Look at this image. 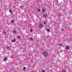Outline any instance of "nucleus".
<instances>
[{"label": "nucleus", "mask_w": 72, "mask_h": 72, "mask_svg": "<svg viewBox=\"0 0 72 72\" xmlns=\"http://www.w3.org/2000/svg\"><path fill=\"white\" fill-rule=\"evenodd\" d=\"M43 55L45 57H47L48 55V53L47 52L45 51L43 53Z\"/></svg>", "instance_id": "1"}, {"label": "nucleus", "mask_w": 72, "mask_h": 72, "mask_svg": "<svg viewBox=\"0 0 72 72\" xmlns=\"http://www.w3.org/2000/svg\"><path fill=\"white\" fill-rule=\"evenodd\" d=\"M43 27V24H39V27L40 28H42Z\"/></svg>", "instance_id": "2"}, {"label": "nucleus", "mask_w": 72, "mask_h": 72, "mask_svg": "<svg viewBox=\"0 0 72 72\" xmlns=\"http://www.w3.org/2000/svg\"><path fill=\"white\" fill-rule=\"evenodd\" d=\"M43 17H46L48 16V14H44L43 15Z\"/></svg>", "instance_id": "3"}, {"label": "nucleus", "mask_w": 72, "mask_h": 72, "mask_svg": "<svg viewBox=\"0 0 72 72\" xmlns=\"http://www.w3.org/2000/svg\"><path fill=\"white\" fill-rule=\"evenodd\" d=\"M3 34V35H6V31L4 30L2 32Z\"/></svg>", "instance_id": "4"}, {"label": "nucleus", "mask_w": 72, "mask_h": 72, "mask_svg": "<svg viewBox=\"0 0 72 72\" xmlns=\"http://www.w3.org/2000/svg\"><path fill=\"white\" fill-rule=\"evenodd\" d=\"M66 50H68L69 49V47L68 46H67L66 47Z\"/></svg>", "instance_id": "5"}, {"label": "nucleus", "mask_w": 72, "mask_h": 72, "mask_svg": "<svg viewBox=\"0 0 72 72\" xmlns=\"http://www.w3.org/2000/svg\"><path fill=\"white\" fill-rule=\"evenodd\" d=\"M7 58H4V62H6V60H7Z\"/></svg>", "instance_id": "6"}, {"label": "nucleus", "mask_w": 72, "mask_h": 72, "mask_svg": "<svg viewBox=\"0 0 72 72\" xmlns=\"http://www.w3.org/2000/svg\"><path fill=\"white\" fill-rule=\"evenodd\" d=\"M13 33H15V34H16V33H17V31L15 30H14Z\"/></svg>", "instance_id": "7"}, {"label": "nucleus", "mask_w": 72, "mask_h": 72, "mask_svg": "<svg viewBox=\"0 0 72 72\" xmlns=\"http://www.w3.org/2000/svg\"><path fill=\"white\" fill-rule=\"evenodd\" d=\"M15 42V39H14L12 41V42Z\"/></svg>", "instance_id": "8"}, {"label": "nucleus", "mask_w": 72, "mask_h": 72, "mask_svg": "<svg viewBox=\"0 0 72 72\" xmlns=\"http://www.w3.org/2000/svg\"><path fill=\"white\" fill-rule=\"evenodd\" d=\"M6 49H7V50L10 49V47L7 46V47H6Z\"/></svg>", "instance_id": "9"}, {"label": "nucleus", "mask_w": 72, "mask_h": 72, "mask_svg": "<svg viewBox=\"0 0 72 72\" xmlns=\"http://www.w3.org/2000/svg\"><path fill=\"white\" fill-rule=\"evenodd\" d=\"M30 40L31 41H33V38H32V37H30Z\"/></svg>", "instance_id": "10"}, {"label": "nucleus", "mask_w": 72, "mask_h": 72, "mask_svg": "<svg viewBox=\"0 0 72 72\" xmlns=\"http://www.w3.org/2000/svg\"><path fill=\"white\" fill-rule=\"evenodd\" d=\"M59 46H63V45L62 44V43H60V44H58Z\"/></svg>", "instance_id": "11"}, {"label": "nucleus", "mask_w": 72, "mask_h": 72, "mask_svg": "<svg viewBox=\"0 0 72 72\" xmlns=\"http://www.w3.org/2000/svg\"><path fill=\"white\" fill-rule=\"evenodd\" d=\"M46 30H47V32H49V31H50V30H49V29H46Z\"/></svg>", "instance_id": "12"}, {"label": "nucleus", "mask_w": 72, "mask_h": 72, "mask_svg": "<svg viewBox=\"0 0 72 72\" xmlns=\"http://www.w3.org/2000/svg\"><path fill=\"white\" fill-rule=\"evenodd\" d=\"M14 20H11V22L12 23H13V22H14Z\"/></svg>", "instance_id": "13"}, {"label": "nucleus", "mask_w": 72, "mask_h": 72, "mask_svg": "<svg viewBox=\"0 0 72 72\" xmlns=\"http://www.w3.org/2000/svg\"><path fill=\"white\" fill-rule=\"evenodd\" d=\"M20 9H22V8H23V6H20Z\"/></svg>", "instance_id": "14"}, {"label": "nucleus", "mask_w": 72, "mask_h": 72, "mask_svg": "<svg viewBox=\"0 0 72 72\" xmlns=\"http://www.w3.org/2000/svg\"><path fill=\"white\" fill-rule=\"evenodd\" d=\"M37 10H38V12H40V9H38Z\"/></svg>", "instance_id": "15"}, {"label": "nucleus", "mask_w": 72, "mask_h": 72, "mask_svg": "<svg viewBox=\"0 0 72 72\" xmlns=\"http://www.w3.org/2000/svg\"><path fill=\"white\" fill-rule=\"evenodd\" d=\"M32 31H33L32 29H30V32H32Z\"/></svg>", "instance_id": "16"}, {"label": "nucleus", "mask_w": 72, "mask_h": 72, "mask_svg": "<svg viewBox=\"0 0 72 72\" xmlns=\"http://www.w3.org/2000/svg\"><path fill=\"white\" fill-rule=\"evenodd\" d=\"M23 69L24 70H25V69H26V67H24L23 68Z\"/></svg>", "instance_id": "17"}, {"label": "nucleus", "mask_w": 72, "mask_h": 72, "mask_svg": "<svg viewBox=\"0 0 72 72\" xmlns=\"http://www.w3.org/2000/svg\"><path fill=\"white\" fill-rule=\"evenodd\" d=\"M9 12L10 13H12V11H11V10H9Z\"/></svg>", "instance_id": "18"}, {"label": "nucleus", "mask_w": 72, "mask_h": 72, "mask_svg": "<svg viewBox=\"0 0 72 72\" xmlns=\"http://www.w3.org/2000/svg\"><path fill=\"white\" fill-rule=\"evenodd\" d=\"M42 11L43 12H45V9H43Z\"/></svg>", "instance_id": "19"}, {"label": "nucleus", "mask_w": 72, "mask_h": 72, "mask_svg": "<svg viewBox=\"0 0 72 72\" xmlns=\"http://www.w3.org/2000/svg\"><path fill=\"white\" fill-rule=\"evenodd\" d=\"M17 38H18V39H19V38H20V36H17Z\"/></svg>", "instance_id": "20"}, {"label": "nucleus", "mask_w": 72, "mask_h": 72, "mask_svg": "<svg viewBox=\"0 0 72 72\" xmlns=\"http://www.w3.org/2000/svg\"><path fill=\"white\" fill-rule=\"evenodd\" d=\"M44 24H46V22H45V21L44 22Z\"/></svg>", "instance_id": "21"}, {"label": "nucleus", "mask_w": 72, "mask_h": 72, "mask_svg": "<svg viewBox=\"0 0 72 72\" xmlns=\"http://www.w3.org/2000/svg\"><path fill=\"white\" fill-rule=\"evenodd\" d=\"M42 72H45V71L44 70H42Z\"/></svg>", "instance_id": "22"}, {"label": "nucleus", "mask_w": 72, "mask_h": 72, "mask_svg": "<svg viewBox=\"0 0 72 72\" xmlns=\"http://www.w3.org/2000/svg\"><path fill=\"white\" fill-rule=\"evenodd\" d=\"M63 72H66V71L65 70H64Z\"/></svg>", "instance_id": "23"}]
</instances>
